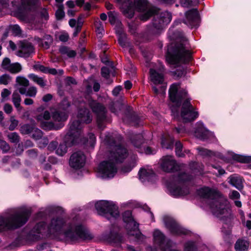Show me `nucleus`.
Wrapping results in <instances>:
<instances>
[{
    "label": "nucleus",
    "instance_id": "393cba45",
    "mask_svg": "<svg viewBox=\"0 0 251 251\" xmlns=\"http://www.w3.org/2000/svg\"><path fill=\"white\" fill-rule=\"evenodd\" d=\"M34 40L45 49H48L53 42V39L50 35H45L42 38L35 36Z\"/></svg>",
    "mask_w": 251,
    "mask_h": 251
},
{
    "label": "nucleus",
    "instance_id": "37998d69",
    "mask_svg": "<svg viewBox=\"0 0 251 251\" xmlns=\"http://www.w3.org/2000/svg\"><path fill=\"white\" fill-rule=\"evenodd\" d=\"M191 168L196 173L198 172L200 174H201L203 171V166L196 162L192 163L191 164Z\"/></svg>",
    "mask_w": 251,
    "mask_h": 251
},
{
    "label": "nucleus",
    "instance_id": "6e6552de",
    "mask_svg": "<svg viewBox=\"0 0 251 251\" xmlns=\"http://www.w3.org/2000/svg\"><path fill=\"white\" fill-rule=\"evenodd\" d=\"M120 5L124 14L129 18L133 17L135 10L138 11L145 12L140 16V19L142 21H147L150 17L156 12V8L151 7L148 8L147 0H134V3L132 0H116Z\"/></svg>",
    "mask_w": 251,
    "mask_h": 251
},
{
    "label": "nucleus",
    "instance_id": "09e8293b",
    "mask_svg": "<svg viewBox=\"0 0 251 251\" xmlns=\"http://www.w3.org/2000/svg\"><path fill=\"white\" fill-rule=\"evenodd\" d=\"M132 142L135 147H139L143 143L142 136L140 134L136 135L135 139L132 140Z\"/></svg>",
    "mask_w": 251,
    "mask_h": 251
},
{
    "label": "nucleus",
    "instance_id": "e433bc0d",
    "mask_svg": "<svg viewBox=\"0 0 251 251\" xmlns=\"http://www.w3.org/2000/svg\"><path fill=\"white\" fill-rule=\"evenodd\" d=\"M16 82L19 86L25 88L29 85V80L25 77L22 76H17L16 78Z\"/></svg>",
    "mask_w": 251,
    "mask_h": 251
},
{
    "label": "nucleus",
    "instance_id": "8fccbe9b",
    "mask_svg": "<svg viewBox=\"0 0 251 251\" xmlns=\"http://www.w3.org/2000/svg\"><path fill=\"white\" fill-rule=\"evenodd\" d=\"M95 25L96 28V32L97 34H102L104 31L102 23L100 20H98L96 21Z\"/></svg>",
    "mask_w": 251,
    "mask_h": 251
},
{
    "label": "nucleus",
    "instance_id": "79ce46f5",
    "mask_svg": "<svg viewBox=\"0 0 251 251\" xmlns=\"http://www.w3.org/2000/svg\"><path fill=\"white\" fill-rule=\"evenodd\" d=\"M7 137L11 143L17 144L20 141V136L16 132L9 133L7 135Z\"/></svg>",
    "mask_w": 251,
    "mask_h": 251
},
{
    "label": "nucleus",
    "instance_id": "49530a36",
    "mask_svg": "<svg viewBox=\"0 0 251 251\" xmlns=\"http://www.w3.org/2000/svg\"><path fill=\"white\" fill-rule=\"evenodd\" d=\"M10 125L9 126V129L11 131L14 130L18 126L19 121L15 119L14 116H11L10 119Z\"/></svg>",
    "mask_w": 251,
    "mask_h": 251
},
{
    "label": "nucleus",
    "instance_id": "9b49d317",
    "mask_svg": "<svg viewBox=\"0 0 251 251\" xmlns=\"http://www.w3.org/2000/svg\"><path fill=\"white\" fill-rule=\"evenodd\" d=\"M87 103L94 113L97 116V122L100 128L103 129L106 120V108L104 105L96 100L89 98Z\"/></svg>",
    "mask_w": 251,
    "mask_h": 251
},
{
    "label": "nucleus",
    "instance_id": "412c9836",
    "mask_svg": "<svg viewBox=\"0 0 251 251\" xmlns=\"http://www.w3.org/2000/svg\"><path fill=\"white\" fill-rule=\"evenodd\" d=\"M170 191L175 197L186 195L189 193L187 186L181 182L177 185L172 186L170 188Z\"/></svg>",
    "mask_w": 251,
    "mask_h": 251
},
{
    "label": "nucleus",
    "instance_id": "bf43d9fd",
    "mask_svg": "<svg viewBox=\"0 0 251 251\" xmlns=\"http://www.w3.org/2000/svg\"><path fill=\"white\" fill-rule=\"evenodd\" d=\"M126 35L125 33H121L119 37V43L122 47H125L126 46L125 39Z\"/></svg>",
    "mask_w": 251,
    "mask_h": 251
},
{
    "label": "nucleus",
    "instance_id": "f3484780",
    "mask_svg": "<svg viewBox=\"0 0 251 251\" xmlns=\"http://www.w3.org/2000/svg\"><path fill=\"white\" fill-rule=\"evenodd\" d=\"M34 48L31 43L26 42H20L16 54L19 57L26 58L34 53Z\"/></svg>",
    "mask_w": 251,
    "mask_h": 251
},
{
    "label": "nucleus",
    "instance_id": "a19ab883",
    "mask_svg": "<svg viewBox=\"0 0 251 251\" xmlns=\"http://www.w3.org/2000/svg\"><path fill=\"white\" fill-rule=\"evenodd\" d=\"M199 2V0H180L181 5L184 7L195 6Z\"/></svg>",
    "mask_w": 251,
    "mask_h": 251
},
{
    "label": "nucleus",
    "instance_id": "39448f33",
    "mask_svg": "<svg viewBox=\"0 0 251 251\" xmlns=\"http://www.w3.org/2000/svg\"><path fill=\"white\" fill-rule=\"evenodd\" d=\"M189 43L183 35L176 39V43H172L168 47L167 61L171 65H178L190 61L191 53Z\"/></svg>",
    "mask_w": 251,
    "mask_h": 251
},
{
    "label": "nucleus",
    "instance_id": "cd10ccee",
    "mask_svg": "<svg viewBox=\"0 0 251 251\" xmlns=\"http://www.w3.org/2000/svg\"><path fill=\"white\" fill-rule=\"evenodd\" d=\"M28 76L34 83H36L42 88L45 87L47 85V80L44 77H39L34 74H29Z\"/></svg>",
    "mask_w": 251,
    "mask_h": 251
},
{
    "label": "nucleus",
    "instance_id": "4c0bfd02",
    "mask_svg": "<svg viewBox=\"0 0 251 251\" xmlns=\"http://www.w3.org/2000/svg\"><path fill=\"white\" fill-rule=\"evenodd\" d=\"M34 126L25 124L20 128V132L23 134H28L32 132L35 128Z\"/></svg>",
    "mask_w": 251,
    "mask_h": 251
},
{
    "label": "nucleus",
    "instance_id": "2f4dec72",
    "mask_svg": "<svg viewBox=\"0 0 251 251\" xmlns=\"http://www.w3.org/2000/svg\"><path fill=\"white\" fill-rule=\"evenodd\" d=\"M176 155L178 157L191 155L189 150H185L182 151V145L180 142H177L176 143Z\"/></svg>",
    "mask_w": 251,
    "mask_h": 251
},
{
    "label": "nucleus",
    "instance_id": "a18cd8bd",
    "mask_svg": "<svg viewBox=\"0 0 251 251\" xmlns=\"http://www.w3.org/2000/svg\"><path fill=\"white\" fill-rule=\"evenodd\" d=\"M196 247L193 242H187L184 246V251H196Z\"/></svg>",
    "mask_w": 251,
    "mask_h": 251
},
{
    "label": "nucleus",
    "instance_id": "20e7f679",
    "mask_svg": "<svg viewBox=\"0 0 251 251\" xmlns=\"http://www.w3.org/2000/svg\"><path fill=\"white\" fill-rule=\"evenodd\" d=\"M179 83L173 84L169 89V98L170 100L176 105L179 106L183 100L185 99L183 103L181 111V117L185 122H191L198 118L199 113L187 99V93L184 90H180Z\"/></svg>",
    "mask_w": 251,
    "mask_h": 251
},
{
    "label": "nucleus",
    "instance_id": "de8ad7c7",
    "mask_svg": "<svg viewBox=\"0 0 251 251\" xmlns=\"http://www.w3.org/2000/svg\"><path fill=\"white\" fill-rule=\"evenodd\" d=\"M11 80V77L7 74L0 76V84L7 85Z\"/></svg>",
    "mask_w": 251,
    "mask_h": 251
},
{
    "label": "nucleus",
    "instance_id": "c03bdc74",
    "mask_svg": "<svg viewBox=\"0 0 251 251\" xmlns=\"http://www.w3.org/2000/svg\"><path fill=\"white\" fill-rule=\"evenodd\" d=\"M32 137L35 140H39L41 139L43 136V132L39 129L35 127L34 129L32 131Z\"/></svg>",
    "mask_w": 251,
    "mask_h": 251
},
{
    "label": "nucleus",
    "instance_id": "7c9ffc66",
    "mask_svg": "<svg viewBox=\"0 0 251 251\" xmlns=\"http://www.w3.org/2000/svg\"><path fill=\"white\" fill-rule=\"evenodd\" d=\"M90 15L89 13H86L85 15H80L77 18V22L76 26L73 35L74 36H76L78 33L81 31L82 25L83 24V19L88 17Z\"/></svg>",
    "mask_w": 251,
    "mask_h": 251
},
{
    "label": "nucleus",
    "instance_id": "1a4fd4ad",
    "mask_svg": "<svg viewBox=\"0 0 251 251\" xmlns=\"http://www.w3.org/2000/svg\"><path fill=\"white\" fill-rule=\"evenodd\" d=\"M155 12L152 22V26L149 29V31L152 34L157 33L159 30L162 29L166 25L169 24L172 20V14L168 11H164L161 13Z\"/></svg>",
    "mask_w": 251,
    "mask_h": 251
},
{
    "label": "nucleus",
    "instance_id": "7ed1b4c3",
    "mask_svg": "<svg viewBox=\"0 0 251 251\" xmlns=\"http://www.w3.org/2000/svg\"><path fill=\"white\" fill-rule=\"evenodd\" d=\"M119 162H124L121 171L124 173L129 172L137 163L135 158H109L101 162L97 168L98 176L102 178H113L117 174Z\"/></svg>",
    "mask_w": 251,
    "mask_h": 251
},
{
    "label": "nucleus",
    "instance_id": "5fc2aeb1",
    "mask_svg": "<svg viewBox=\"0 0 251 251\" xmlns=\"http://www.w3.org/2000/svg\"><path fill=\"white\" fill-rule=\"evenodd\" d=\"M11 94V92L6 88L2 90L1 93V101H3L6 100L7 97Z\"/></svg>",
    "mask_w": 251,
    "mask_h": 251
},
{
    "label": "nucleus",
    "instance_id": "4d7b16f0",
    "mask_svg": "<svg viewBox=\"0 0 251 251\" xmlns=\"http://www.w3.org/2000/svg\"><path fill=\"white\" fill-rule=\"evenodd\" d=\"M108 16L109 21L110 23V24L112 25H114V24H115L116 21V14L114 12L110 11L108 13Z\"/></svg>",
    "mask_w": 251,
    "mask_h": 251
},
{
    "label": "nucleus",
    "instance_id": "338daca9",
    "mask_svg": "<svg viewBox=\"0 0 251 251\" xmlns=\"http://www.w3.org/2000/svg\"><path fill=\"white\" fill-rule=\"evenodd\" d=\"M37 2V0H22L23 4H27V6H31L35 5Z\"/></svg>",
    "mask_w": 251,
    "mask_h": 251
},
{
    "label": "nucleus",
    "instance_id": "473e14b6",
    "mask_svg": "<svg viewBox=\"0 0 251 251\" xmlns=\"http://www.w3.org/2000/svg\"><path fill=\"white\" fill-rule=\"evenodd\" d=\"M12 101L18 110L22 109V107L21 106V97L16 91H15L12 95Z\"/></svg>",
    "mask_w": 251,
    "mask_h": 251
},
{
    "label": "nucleus",
    "instance_id": "69168bd1",
    "mask_svg": "<svg viewBox=\"0 0 251 251\" xmlns=\"http://www.w3.org/2000/svg\"><path fill=\"white\" fill-rule=\"evenodd\" d=\"M4 112L7 114H10L12 111L13 108L12 106L9 103H6L3 107Z\"/></svg>",
    "mask_w": 251,
    "mask_h": 251
},
{
    "label": "nucleus",
    "instance_id": "f704fd0d",
    "mask_svg": "<svg viewBox=\"0 0 251 251\" xmlns=\"http://www.w3.org/2000/svg\"><path fill=\"white\" fill-rule=\"evenodd\" d=\"M174 140L168 135L166 137H163L162 139L161 145L163 148L170 149L173 147Z\"/></svg>",
    "mask_w": 251,
    "mask_h": 251
},
{
    "label": "nucleus",
    "instance_id": "c9c22d12",
    "mask_svg": "<svg viewBox=\"0 0 251 251\" xmlns=\"http://www.w3.org/2000/svg\"><path fill=\"white\" fill-rule=\"evenodd\" d=\"M65 136L64 138V144H60L59 147L57 148L56 151V154L59 156H63L67 151V146H72V145H69L65 142Z\"/></svg>",
    "mask_w": 251,
    "mask_h": 251
},
{
    "label": "nucleus",
    "instance_id": "774afa93",
    "mask_svg": "<svg viewBox=\"0 0 251 251\" xmlns=\"http://www.w3.org/2000/svg\"><path fill=\"white\" fill-rule=\"evenodd\" d=\"M240 194L238 192L233 190L229 194V197L232 199H237L240 197Z\"/></svg>",
    "mask_w": 251,
    "mask_h": 251
},
{
    "label": "nucleus",
    "instance_id": "5701e85b",
    "mask_svg": "<svg viewBox=\"0 0 251 251\" xmlns=\"http://www.w3.org/2000/svg\"><path fill=\"white\" fill-rule=\"evenodd\" d=\"M228 182L240 191L243 188V179L241 176L237 174L232 175L228 177Z\"/></svg>",
    "mask_w": 251,
    "mask_h": 251
},
{
    "label": "nucleus",
    "instance_id": "a211bd4d",
    "mask_svg": "<svg viewBox=\"0 0 251 251\" xmlns=\"http://www.w3.org/2000/svg\"><path fill=\"white\" fill-rule=\"evenodd\" d=\"M153 236L154 244L161 251H167V243L169 242L170 245L173 244L171 241L166 240L164 235L158 229H155L154 231Z\"/></svg>",
    "mask_w": 251,
    "mask_h": 251
},
{
    "label": "nucleus",
    "instance_id": "9d476101",
    "mask_svg": "<svg viewBox=\"0 0 251 251\" xmlns=\"http://www.w3.org/2000/svg\"><path fill=\"white\" fill-rule=\"evenodd\" d=\"M123 217L127 234L129 236L134 237L137 240L142 241L144 237L139 230L138 224L133 220L131 211H125Z\"/></svg>",
    "mask_w": 251,
    "mask_h": 251
},
{
    "label": "nucleus",
    "instance_id": "dca6fc26",
    "mask_svg": "<svg viewBox=\"0 0 251 251\" xmlns=\"http://www.w3.org/2000/svg\"><path fill=\"white\" fill-rule=\"evenodd\" d=\"M159 163L162 170L166 172L177 171L180 168L179 164L172 158H162Z\"/></svg>",
    "mask_w": 251,
    "mask_h": 251
},
{
    "label": "nucleus",
    "instance_id": "f257e3e1",
    "mask_svg": "<svg viewBox=\"0 0 251 251\" xmlns=\"http://www.w3.org/2000/svg\"><path fill=\"white\" fill-rule=\"evenodd\" d=\"M31 234L35 240L51 236L55 238L63 237L72 242L90 240L93 237L80 222L75 220L66 221L62 217L52 218L47 228L44 222L37 224L32 230Z\"/></svg>",
    "mask_w": 251,
    "mask_h": 251
},
{
    "label": "nucleus",
    "instance_id": "0e129e2a",
    "mask_svg": "<svg viewBox=\"0 0 251 251\" xmlns=\"http://www.w3.org/2000/svg\"><path fill=\"white\" fill-rule=\"evenodd\" d=\"M69 38V34L67 33H63L59 36V39L62 42H66Z\"/></svg>",
    "mask_w": 251,
    "mask_h": 251
},
{
    "label": "nucleus",
    "instance_id": "ddd939ff",
    "mask_svg": "<svg viewBox=\"0 0 251 251\" xmlns=\"http://www.w3.org/2000/svg\"><path fill=\"white\" fill-rule=\"evenodd\" d=\"M150 77L151 81L154 84H162L159 90L156 86L152 87L153 90L155 94L161 93L162 95L164 93V91L166 87V85L164 83V75L162 73H159L153 69L150 70Z\"/></svg>",
    "mask_w": 251,
    "mask_h": 251
},
{
    "label": "nucleus",
    "instance_id": "ea45409f",
    "mask_svg": "<svg viewBox=\"0 0 251 251\" xmlns=\"http://www.w3.org/2000/svg\"><path fill=\"white\" fill-rule=\"evenodd\" d=\"M57 7V10L55 12V16L58 20L62 19L65 16V12L64 11L63 4L56 5Z\"/></svg>",
    "mask_w": 251,
    "mask_h": 251
},
{
    "label": "nucleus",
    "instance_id": "052dcab7",
    "mask_svg": "<svg viewBox=\"0 0 251 251\" xmlns=\"http://www.w3.org/2000/svg\"><path fill=\"white\" fill-rule=\"evenodd\" d=\"M89 139L87 140V143L90 145L91 146L93 147L96 141V137L95 135L93 133H90L88 135Z\"/></svg>",
    "mask_w": 251,
    "mask_h": 251
},
{
    "label": "nucleus",
    "instance_id": "603ef678",
    "mask_svg": "<svg viewBox=\"0 0 251 251\" xmlns=\"http://www.w3.org/2000/svg\"><path fill=\"white\" fill-rule=\"evenodd\" d=\"M10 28L13 34L15 36H19L21 34V29L18 25H12Z\"/></svg>",
    "mask_w": 251,
    "mask_h": 251
},
{
    "label": "nucleus",
    "instance_id": "680f3d73",
    "mask_svg": "<svg viewBox=\"0 0 251 251\" xmlns=\"http://www.w3.org/2000/svg\"><path fill=\"white\" fill-rule=\"evenodd\" d=\"M101 75L105 77V78H108L109 75V70L108 68L107 67H102L101 69Z\"/></svg>",
    "mask_w": 251,
    "mask_h": 251
},
{
    "label": "nucleus",
    "instance_id": "c756f323",
    "mask_svg": "<svg viewBox=\"0 0 251 251\" xmlns=\"http://www.w3.org/2000/svg\"><path fill=\"white\" fill-rule=\"evenodd\" d=\"M53 120L56 122H64L68 118V115L65 112L54 111L52 115Z\"/></svg>",
    "mask_w": 251,
    "mask_h": 251
},
{
    "label": "nucleus",
    "instance_id": "6ab92c4d",
    "mask_svg": "<svg viewBox=\"0 0 251 251\" xmlns=\"http://www.w3.org/2000/svg\"><path fill=\"white\" fill-rule=\"evenodd\" d=\"M138 175L140 180L143 182L146 181L152 182L156 179L155 173L148 166L141 168L139 171Z\"/></svg>",
    "mask_w": 251,
    "mask_h": 251
},
{
    "label": "nucleus",
    "instance_id": "bb28decb",
    "mask_svg": "<svg viewBox=\"0 0 251 251\" xmlns=\"http://www.w3.org/2000/svg\"><path fill=\"white\" fill-rule=\"evenodd\" d=\"M249 247V243L245 239H238L234 246L236 251H247Z\"/></svg>",
    "mask_w": 251,
    "mask_h": 251
},
{
    "label": "nucleus",
    "instance_id": "6e6d98bb",
    "mask_svg": "<svg viewBox=\"0 0 251 251\" xmlns=\"http://www.w3.org/2000/svg\"><path fill=\"white\" fill-rule=\"evenodd\" d=\"M88 155V153L87 152H84L83 151L78 150L75 151L71 157H82V156H86Z\"/></svg>",
    "mask_w": 251,
    "mask_h": 251
},
{
    "label": "nucleus",
    "instance_id": "864d4df0",
    "mask_svg": "<svg viewBox=\"0 0 251 251\" xmlns=\"http://www.w3.org/2000/svg\"><path fill=\"white\" fill-rule=\"evenodd\" d=\"M33 68L36 71H40L43 73H46L47 70V67L42 65L40 64H36L33 65Z\"/></svg>",
    "mask_w": 251,
    "mask_h": 251
},
{
    "label": "nucleus",
    "instance_id": "aec40b11",
    "mask_svg": "<svg viewBox=\"0 0 251 251\" xmlns=\"http://www.w3.org/2000/svg\"><path fill=\"white\" fill-rule=\"evenodd\" d=\"M185 23L191 26L196 25L199 21V15L197 9L189 10L185 13Z\"/></svg>",
    "mask_w": 251,
    "mask_h": 251
},
{
    "label": "nucleus",
    "instance_id": "a878e982",
    "mask_svg": "<svg viewBox=\"0 0 251 251\" xmlns=\"http://www.w3.org/2000/svg\"><path fill=\"white\" fill-rule=\"evenodd\" d=\"M18 91L22 95L34 98L36 96L37 89L35 86H31L27 90L25 88L20 87L18 88Z\"/></svg>",
    "mask_w": 251,
    "mask_h": 251
},
{
    "label": "nucleus",
    "instance_id": "4be33fe9",
    "mask_svg": "<svg viewBox=\"0 0 251 251\" xmlns=\"http://www.w3.org/2000/svg\"><path fill=\"white\" fill-rule=\"evenodd\" d=\"M195 134L197 138L202 140L209 139L213 136V133L207 130L202 124L197 126Z\"/></svg>",
    "mask_w": 251,
    "mask_h": 251
},
{
    "label": "nucleus",
    "instance_id": "4468645a",
    "mask_svg": "<svg viewBox=\"0 0 251 251\" xmlns=\"http://www.w3.org/2000/svg\"><path fill=\"white\" fill-rule=\"evenodd\" d=\"M163 221L166 227L173 234L178 235L188 234V231L177 224L173 218L166 216L164 217Z\"/></svg>",
    "mask_w": 251,
    "mask_h": 251
},
{
    "label": "nucleus",
    "instance_id": "72a5a7b5",
    "mask_svg": "<svg viewBox=\"0 0 251 251\" xmlns=\"http://www.w3.org/2000/svg\"><path fill=\"white\" fill-rule=\"evenodd\" d=\"M199 155L201 156H221V154L219 152H214L208 150L206 149L202 148H198L197 149Z\"/></svg>",
    "mask_w": 251,
    "mask_h": 251
},
{
    "label": "nucleus",
    "instance_id": "13d9d810",
    "mask_svg": "<svg viewBox=\"0 0 251 251\" xmlns=\"http://www.w3.org/2000/svg\"><path fill=\"white\" fill-rule=\"evenodd\" d=\"M11 65L10 60L8 58H5L2 61L1 66L2 68L7 70Z\"/></svg>",
    "mask_w": 251,
    "mask_h": 251
},
{
    "label": "nucleus",
    "instance_id": "e2e57ef3",
    "mask_svg": "<svg viewBox=\"0 0 251 251\" xmlns=\"http://www.w3.org/2000/svg\"><path fill=\"white\" fill-rule=\"evenodd\" d=\"M237 161L242 163L251 162V158H234Z\"/></svg>",
    "mask_w": 251,
    "mask_h": 251
},
{
    "label": "nucleus",
    "instance_id": "b1692460",
    "mask_svg": "<svg viewBox=\"0 0 251 251\" xmlns=\"http://www.w3.org/2000/svg\"><path fill=\"white\" fill-rule=\"evenodd\" d=\"M85 158H70L69 165L71 168L75 170L82 169L85 165Z\"/></svg>",
    "mask_w": 251,
    "mask_h": 251
},
{
    "label": "nucleus",
    "instance_id": "3c124183",
    "mask_svg": "<svg viewBox=\"0 0 251 251\" xmlns=\"http://www.w3.org/2000/svg\"><path fill=\"white\" fill-rule=\"evenodd\" d=\"M9 144L5 141L0 140V149L4 152H7L10 150Z\"/></svg>",
    "mask_w": 251,
    "mask_h": 251
},
{
    "label": "nucleus",
    "instance_id": "f03ea898",
    "mask_svg": "<svg viewBox=\"0 0 251 251\" xmlns=\"http://www.w3.org/2000/svg\"><path fill=\"white\" fill-rule=\"evenodd\" d=\"M199 195L207 200L212 213L226 223L231 221V210L226 199L216 189L202 188L198 191Z\"/></svg>",
    "mask_w": 251,
    "mask_h": 251
},
{
    "label": "nucleus",
    "instance_id": "2eb2a0df",
    "mask_svg": "<svg viewBox=\"0 0 251 251\" xmlns=\"http://www.w3.org/2000/svg\"><path fill=\"white\" fill-rule=\"evenodd\" d=\"M50 117L51 115L50 112L48 110H45L43 113L36 115L35 119L43 129L50 130L54 128L53 123L47 121L50 119Z\"/></svg>",
    "mask_w": 251,
    "mask_h": 251
},
{
    "label": "nucleus",
    "instance_id": "c85d7f7f",
    "mask_svg": "<svg viewBox=\"0 0 251 251\" xmlns=\"http://www.w3.org/2000/svg\"><path fill=\"white\" fill-rule=\"evenodd\" d=\"M113 149L114 150L113 157H121L128 155L127 150L121 145L115 146Z\"/></svg>",
    "mask_w": 251,
    "mask_h": 251
},
{
    "label": "nucleus",
    "instance_id": "423d86ee",
    "mask_svg": "<svg viewBox=\"0 0 251 251\" xmlns=\"http://www.w3.org/2000/svg\"><path fill=\"white\" fill-rule=\"evenodd\" d=\"M93 117L87 108H79L77 120L70 124L68 132L65 135V142L69 145H74L82 141V129L83 124H88L92 121Z\"/></svg>",
    "mask_w": 251,
    "mask_h": 251
},
{
    "label": "nucleus",
    "instance_id": "0eeeda50",
    "mask_svg": "<svg viewBox=\"0 0 251 251\" xmlns=\"http://www.w3.org/2000/svg\"><path fill=\"white\" fill-rule=\"evenodd\" d=\"M30 210L20 208L11 210L9 212L0 216V232L6 230L19 228L27 222Z\"/></svg>",
    "mask_w": 251,
    "mask_h": 251
},
{
    "label": "nucleus",
    "instance_id": "58836bf2",
    "mask_svg": "<svg viewBox=\"0 0 251 251\" xmlns=\"http://www.w3.org/2000/svg\"><path fill=\"white\" fill-rule=\"evenodd\" d=\"M22 70V67L20 63L17 62L11 64L7 71L12 74H17L21 72Z\"/></svg>",
    "mask_w": 251,
    "mask_h": 251
},
{
    "label": "nucleus",
    "instance_id": "f8f14e48",
    "mask_svg": "<svg viewBox=\"0 0 251 251\" xmlns=\"http://www.w3.org/2000/svg\"><path fill=\"white\" fill-rule=\"evenodd\" d=\"M96 209L100 215L106 216L109 215L116 218L119 215L118 207L112 201H100L95 204Z\"/></svg>",
    "mask_w": 251,
    "mask_h": 251
}]
</instances>
